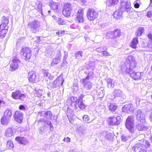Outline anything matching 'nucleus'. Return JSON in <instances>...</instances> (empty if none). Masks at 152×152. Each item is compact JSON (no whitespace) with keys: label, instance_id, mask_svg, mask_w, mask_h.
Masks as SVG:
<instances>
[{"label":"nucleus","instance_id":"nucleus-45","mask_svg":"<svg viewBox=\"0 0 152 152\" xmlns=\"http://www.w3.org/2000/svg\"><path fill=\"white\" fill-rule=\"evenodd\" d=\"M83 53L82 51H80L76 52L75 54L76 57H82L83 56Z\"/></svg>","mask_w":152,"mask_h":152},{"label":"nucleus","instance_id":"nucleus-54","mask_svg":"<svg viewBox=\"0 0 152 152\" xmlns=\"http://www.w3.org/2000/svg\"><path fill=\"white\" fill-rule=\"evenodd\" d=\"M49 124H49L50 130V131H52L53 129V125L52 124L51 122H50V123H49Z\"/></svg>","mask_w":152,"mask_h":152},{"label":"nucleus","instance_id":"nucleus-4","mask_svg":"<svg viewBox=\"0 0 152 152\" xmlns=\"http://www.w3.org/2000/svg\"><path fill=\"white\" fill-rule=\"evenodd\" d=\"M125 126L126 128L131 133H133L134 132V118L133 116H129L127 118Z\"/></svg>","mask_w":152,"mask_h":152},{"label":"nucleus","instance_id":"nucleus-10","mask_svg":"<svg viewBox=\"0 0 152 152\" xmlns=\"http://www.w3.org/2000/svg\"><path fill=\"white\" fill-rule=\"evenodd\" d=\"M26 95L22 94L20 91L18 90L14 92H13L12 94V97L14 99L18 100L19 99L21 101H24Z\"/></svg>","mask_w":152,"mask_h":152},{"label":"nucleus","instance_id":"nucleus-14","mask_svg":"<svg viewBox=\"0 0 152 152\" xmlns=\"http://www.w3.org/2000/svg\"><path fill=\"white\" fill-rule=\"evenodd\" d=\"M31 50L28 47L22 48L20 52V56L23 57H31Z\"/></svg>","mask_w":152,"mask_h":152},{"label":"nucleus","instance_id":"nucleus-40","mask_svg":"<svg viewBox=\"0 0 152 152\" xmlns=\"http://www.w3.org/2000/svg\"><path fill=\"white\" fill-rule=\"evenodd\" d=\"M61 61L60 58H54L53 59V61L51 64V65L56 64L60 62Z\"/></svg>","mask_w":152,"mask_h":152},{"label":"nucleus","instance_id":"nucleus-11","mask_svg":"<svg viewBox=\"0 0 152 152\" xmlns=\"http://www.w3.org/2000/svg\"><path fill=\"white\" fill-rule=\"evenodd\" d=\"M83 83L84 86V89L83 91V93L88 92V91L91 90L93 84L90 81H87L86 79H83L81 80Z\"/></svg>","mask_w":152,"mask_h":152},{"label":"nucleus","instance_id":"nucleus-18","mask_svg":"<svg viewBox=\"0 0 152 152\" xmlns=\"http://www.w3.org/2000/svg\"><path fill=\"white\" fill-rule=\"evenodd\" d=\"M83 12L81 10L79 9L77 11L75 20L79 23L83 22Z\"/></svg>","mask_w":152,"mask_h":152},{"label":"nucleus","instance_id":"nucleus-29","mask_svg":"<svg viewBox=\"0 0 152 152\" xmlns=\"http://www.w3.org/2000/svg\"><path fill=\"white\" fill-rule=\"evenodd\" d=\"M140 142V144H142V145L144 146L145 148H149L150 147V144L149 142L146 140L145 139L141 140Z\"/></svg>","mask_w":152,"mask_h":152},{"label":"nucleus","instance_id":"nucleus-30","mask_svg":"<svg viewBox=\"0 0 152 152\" xmlns=\"http://www.w3.org/2000/svg\"><path fill=\"white\" fill-rule=\"evenodd\" d=\"M144 31V28L140 27L138 28L137 31L135 33V34L136 36L140 37Z\"/></svg>","mask_w":152,"mask_h":152},{"label":"nucleus","instance_id":"nucleus-13","mask_svg":"<svg viewBox=\"0 0 152 152\" xmlns=\"http://www.w3.org/2000/svg\"><path fill=\"white\" fill-rule=\"evenodd\" d=\"M12 62V63L10 65V70L13 72L18 69L19 67L18 64L20 62V61L18 58H14Z\"/></svg>","mask_w":152,"mask_h":152},{"label":"nucleus","instance_id":"nucleus-50","mask_svg":"<svg viewBox=\"0 0 152 152\" xmlns=\"http://www.w3.org/2000/svg\"><path fill=\"white\" fill-rule=\"evenodd\" d=\"M147 16L148 18L151 17L152 16V12L151 11H148L147 13Z\"/></svg>","mask_w":152,"mask_h":152},{"label":"nucleus","instance_id":"nucleus-9","mask_svg":"<svg viewBox=\"0 0 152 152\" xmlns=\"http://www.w3.org/2000/svg\"><path fill=\"white\" fill-rule=\"evenodd\" d=\"M72 9V6L71 4L69 3H66L64 4V8L62 11L63 15L66 17L69 16Z\"/></svg>","mask_w":152,"mask_h":152},{"label":"nucleus","instance_id":"nucleus-25","mask_svg":"<svg viewBox=\"0 0 152 152\" xmlns=\"http://www.w3.org/2000/svg\"><path fill=\"white\" fill-rule=\"evenodd\" d=\"M108 107L109 110L111 112L115 111L118 107L114 103H110L108 104Z\"/></svg>","mask_w":152,"mask_h":152},{"label":"nucleus","instance_id":"nucleus-1","mask_svg":"<svg viewBox=\"0 0 152 152\" xmlns=\"http://www.w3.org/2000/svg\"><path fill=\"white\" fill-rule=\"evenodd\" d=\"M136 65V62L134 58H126L125 62H121L119 73L123 75L124 73H129L130 77L135 80L141 79L143 73L135 72L133 70Z\"/></svg>","mask_w":152,"mask_h":152},{"label":"nucleus","instance_id":"nucleus-55","mask_svg":"<svg viewBox=\"0 0 152 152\" xmlns=\"http://www.w3.org/2000/svg\"><path fill=\"white\" fill-rule=\"evenodd\" d=\"M48 77L50 80H52L53 79L54 76H51L50 74L48 73Z\"/></svg>","mask_w":152,"mask_h":152},{"label":"nucleus","instance_id":"nucleus-26","mask_svg":"<svg viewBox=\"0 0 152 152\" xmlns=\"http://www.w3.org/2000/svg\"><path fill=\"white\" fill-rule=\"evenodd\" d=\"M138 43V38L137 37L134 38L132 41L131 43L130 44V46L134 48H136L137 45Z\"/></svg>","mask_w":152,"mask_h":152},{"label":"nucleus","instance_id":"nucleus-57","mask_svg":"<svg viewBox=\"0 0 152 152\" xmlns=\"http://www.w3.org/2000/svg\"><path fill=\"white\" fill-rule=\"evenodd\" d=\"M136 103L137 104V102L139 103L140 102V99L138 97H136L135 99Z\"/></svg>","mask_w":152,"mask_h":152},{"label":"nucleus","instance_id":"nucleus-51","mask_svg":"<svg viewBox=\"0 0 152 152\" xmlns=\"http://www.w3.org/2000/svg\"><path fill=\"white\" fill-rule=\"evenodd\" d=\"M101 54L103 55V56H107L109 55L108 53L105 50H104V51L102 53H101Z\"/></svg>","mask_w":152,"mask_h":152},{"label":"nucleus","instance_id":"nucleus-16","mask_svg":"<svg viewBox=\"0 0 152 152\" xmlns=\"http://www.w3.org/2000/svg\"><path fill=\"white\" fill-rule=\"evenodd\" d=\"M29 81L32 83H36L38 81V79L36 75L35 72L31 71L28 73Z\"/></svg>","mask_w":152,"mask_h":152},{"label":"nucleus","instance_id":"nucleus-38","mask_svg":"<svg viewBox=\"0 0 152 152\" xmlns=\"http://www.w3.org/2000/svg\"><path fill=\"white\" fill-rule=\"evenodd\" d=\"M9 23L8 17L3 16L2 17L1 19V23L8 24Z\"/></svg>","mask_w":152,"mask_h":152},{"label":"nucleus","instance_id":"nucleus-43","mask_svg":"<svg viewBox=\"0 0 152 152\" xmlns=\"http://www.w3.org/2000/svg\"><path fill=\"white\" fill-rule=\"evenodd\" d=\"M128 138V137L124 134L122 135L121 136V141L124 142L126 141L127 140Z\"/></svg>","mask_w":152,"mask_h":152},{"label":"nucleus","instance_id":"nucleus-36","mask_svg":"<svg viewBox=\"0 0 152 152\" xmlns=\"http://www.w3.org/2000/svg\"><path fill=\"white\" fill-rule=\"evenodd\" d=\"M6 146L7 148L9 149H11L14 147L12 142L11 141H8L7 142Z\"/></svg>","mask_w":152,"mask_h":152},{"label":"nucleus","instance_id":"nucleus-34","mask_svg":"<svg viewBox=\"0 0 152 152\" xmlns=\"http://www.w3.org/2000/svg\"><path fill=\"white\" fill-rule=\"evenodd\" d=\"M119 0H109L108 1V5L109 6H114L117 4Z\"/></svg>","mask_w":152,"mask_h":152},{"label":"nucleus","instance_id":"nucleus-6","mask_svg":"<svg viewBox=\"0 0 152 152\" xmlns=\"http://www.w3.org/2000/svg\"><path fill=\"white\" fill-rule=\"evenodd\" d=\"M64 81L63 77L61 75H59L53 83H50V87L53 88L61 86Z\"/></svg>","mask_w":152,"mask_h":152},{"label":"nucleus","instance_id":"nucleus-12","mask_svg":"<svg viewBox=\"0 0 152 152\" xmlns=\"http://www.w3.org/2000/svg\"><path fill=\"white\" fill-rule=\"evenodd\" d=\"M132 150L135 152H147V151L144 146L142 145L140 142L136 143L132 147Z\"/></svg>","mask_w":152,"mask_h":152},{"label":"nucleus","instance_id":"nucleus-27","mask_svg":"<svg viewBox=\"0 0 152 152\" xmlns=\"http://www.w3.org/2000/svg\"><path fill=\"white\" fill-rule=\"evenodd\" d=\"M3 115L11 118L12 116V110L11 108H7L4 112Z\"/></svg>","mask_w":152,"mask_h":152},{"label":"nucleus","instance_id":"nucleus-63","mask_svg":"<svg viewBox=\"0 0 152 152\" xmlns=\"http://www.w3.org/2000/svg\"><path fill=\"white\" fill-rule=\"evenodd\" d=\"M36 93L39 94V95L40 96L41 94V91L40 90H38L37 91H36Z\"/></svg>","mask_w":152,"mask_h":152},{"label":"nucleus","instance_id":"nucleus-58","mask_svg":"<svg viewBox=\"0 0 152 152\" xmlns=\"http://www.w3.org/2000/svg\"><path fill=\"white\" fill-rule=\"evenodd\" d=\"M37 40H35V42L37 43H39L40 42V39L39 37H37Z\"/></svg>","mask_w":152,"mask_h":152},{"label":"nucleus","instance_id":"nucleus-37","mask_svg":"<svg viewBox=\"0 0 152 152\" xmlns=\"http://www.w3.org/2000/svg\"><path fill=\"white\" fill-rule=\"evenodd\" d=\"M94 77V73L93 71L90 72L88 73V76L84 79H86V80H89L90 79H92Z\"/></svg>","mask_w":152,"mask_h":152},{"label":"nucleus","instance_id":"nucleus-24","mask_svg":"<svg viewBox=\"0 0 152 152\" xmlns=\"http://www.w3.org/2000/svg\"><path fill=\"white\" fill-rule=\"evenodd\" d=\"M15 132H14L13 129L9 128L7 129L5 131V135L7 137H10L14 135Z\"/></svg>","mask_w":152,"mask_h":152},{"label":"nucleus","instance_id":"nucleus-61","mask_svg":"<svg viewBox=\"0 0 152 152\" xmlns=\"http://www.w3.org/2000/svg\"><path fill=\"white\" fill-rule=\"evenodd\" d=\"M64 33V31H61L60 32V35H59V36H62Z\"/></svg>","mask_w":152,"mask_h":152},{"label":"nucleus","instance_id":"nucleus-15","mask_svg":"<svg viewBox=\"0 0 152 152\" xmlns=\"http://www.w3.org/2000/svg\"><path fill=\"white\" fill-rule=\"evenodd\" d=\"M23 114L22 112L19 110H17L15 112L13 116L16 121L20 123L23 120Z\"/></svg>","mask_w":152,"mask_h":152},{"label":"nucleus","instance_id":"nucleus-21","mask_svg":"<svg viewBox=\"0 0 152 152\" xmlns=\"http://www.w3.org/2000/svg\"><path fill=\"white\" fill-rule=\"evenodd\" d=\"M135 113L136 115V119L137 120L140 121L142 119H144L145 115L140 110L135 111Z\"/></svg>","mask_w":152,"mask_h":152},{"label":"nucleus","instance_id":"nucleus-60","mask_svg":"<svg viewBox=\"0 0 152 152\" xmlns=\"http://www.w3.org/2000/svg\"><path fill=\"white\" fill-rule=\"evenodd\" d=\"M148 38L151 40V41H152V34H150L148 35Z\"/></svg>","mask_w":152,"mask_h":152},{"label":"nucleus","instance_id":"nucleus-39","mask_svg":"<svg viewBox=\"0 0 152 152\" xmlns=\"http://www.w3.org/2000/svg\"><path fill=\"white\" fill-rule=\"evenodd\" d=\"M71 100L72 102V103H74V105L76 106L77 104V101L78 99L76 97H72L71 98Z\"/></svg>","mask_w":152,"mask_h":152},{"label":"nucleus","instance_id":"nucleus-48","mask_svg":"<svg viewBox=\"0 0 152 152\" xmlns=\"http://www.w3.org/2000/svg\"><path fill=\"white\" fill-rule=\"evenodd\" d=\"M42 72L43 74L44 75V76H46L47 77L48 76V71L47 70H45V69H42Z\"/></svg>","mask_w":152,"mask_h":152},{"label":"nucleus","instance_id":"nucleus-41","mask_svg":"<svg viewBox=\"0 0 152 152\" xmlns=\"http://www.w3.org/2000/svg\"><path fill=\"white\" fill-rule=\"evenodd\" d=\"M106 49V48L105 47H101L96 48V51L100 53H102L104 50H105Z\"/></svg>","mask_w":152,"mask_h":152},{"label":"nucleus","instance_id":"nucleus-64","mask_svg":"<svg viewBox=\"0 0 152 152\" xmlns=\"http://www.w3.org/2000/svg\"><path fill=\"white\" fill-rule=\"evenodd\" d=\"M149 140L151 142H152V136L151 135L149 137Z\"/></svg>","mask_w":152,"mask_h":152},{"label":"nucleus","instance_id":"nucleus-33","mask_svg":"<svg viewBox=\"0 0 152 152\" xmlns=\"http://www.w3.org/2000/svg\"><path fill=\"white\" fill-rule=\"evenodd\" d=\"M136 128L138 130L140 131H145L148 129L146 127L140 124L137 125Z\"/></svg>","mask_w":152,"mask_h":152},{"label":"nucleus","instance_id":"nucleus-3","mask_svg":"<svg viewBox=\"0 0 152 152\" xmlns=\"http://www.w3.org/2000/svg\"><path fill=\"white\" fill-rule=\"evenodd\" d=\"M119 9L120 11L126 12L128 13L132 12L133 10L131 6L130 2L128 0H121Z\"/></svg>","mask_w":152,"mask_h":152},{"label":"nucleus","instance_id":"nucleus-17","mask_svg":"<svg viewBox=\"0 0 152 152\" xmlns=\"http://www.w3.org/2000/svg\"><path fill=\"white\" fill-rule=\"evenodd\" d=\"M134 110V107L132 104H128L125 105L122 108L123 112H126L128 113H132Z\"/></svg>","mask_w":152,"mask_h":152},{"label":"nucleus","instance_id":"nucleus-28","mask_svg":"<svg viewBox=\"0 0 152 152\" xmlns=\"http://www.w3.org/2000/svg\"><path fill=\"white\" fill-rule=\"evenodd\" d=\"M123 12L120 11L119 10L118 11H116L113 15L114 17L117 20L119 19L121 17Z\"/></svg>","mask_w":152,"mask_h":152},{"label":"nucleus","instance_id":"nucleus-59","mask_svg":"<svg viewBox=\"0 0 152 152\" xmlns=\"http://www.w3.org/2000/svg\"><path fill=\"white\" fill-rule=\"evenodd\" d=\"M42 114H45V115H43L44 117H46L48 115V112H45V111H43L42 112Z\"/></svg>","mask_w":152,"mask_h":152},{"label":"nucleus","instance_id":"nucleus-46","mask_svg":"<svg viewBox=\"0 0 152 152\" xmlns=\"http://www.w3.org/2000/svg\"><path fill=\"white\" fill-rule=\"evenodd\" d=\"M57 20H58V23L59 24L62 25H64L65 23V22L61 18H58Z\"/></svg>","mask_w":152,"mask_h":152},{"label":"nucleus","instance_id":"nucleus-19","mask_svg":"<svg viewBox=\"0 0 152 152\" xmlns=\"http://www.w3.org/2000/svg\"><path fill=\"white\" fill-rule=\"evenodd\" d=\"M113 94L115 99L118 97H123L124 96L123 92L120 89L114 90Z\"/></svg>","mask_w":152,"mask_h":152},{"label":"nucleus","instance_id":"nucleus-23","mask_svg":"<svg viewBox=\"0 0 152 152\" xmlns=\"http://www.w3.org/2000/svg\"><path fill=\"white\" fill-rule=\"evenodd\" d=\"M15 139L18 143L21 144L26 145L27 142V140L23 137L18 136L15 138Z\"/></svg>","mask_w":152,"mask_h":152},{"label":"nucleus","instance_id":"nucleus-22","mask_svg":"<svg viewBox=\"0 0 152 152\" xmlns=\"http://www.w3.org/2000/svg\"><path fill=\"white\" fill-rule=\"evenodd\" d=\"M11 118L3 115L1 119V122L2 124L7 126L10 123Z\"/></svg>","mask_w":152,"mask_h":152},{"label":"nucleus","instance_id":"nucleus-31","mask_svg":"<svg viewBox=\"0 0 152 152\" xmlns=\"http://www.w3.org/2000/svg\"><path fill=\"white\" fill-rule=\"evenodd\" d=\"M105 80H106L107 83V86L108 88H113L114 87V85L113 83V81L112 79L111 78H106Z\"/></svg>","mask_w":152,"mask_h":152},{"label":"nucleus","instance_id":"nucleus-8","mask_svg":"<svg viewBox=\"0 0 152 152\" xmlns=\"http://www.w3.org/2000/svg\"><path fill=\"white\" fill-rule=\"evenodd\" d=\"M28 26L30 28L31 31L34 33L36 32L40 26L39 22L36 20L29 22Z\"/></svg>","mask_w":152,"mask_h":152},{"label":"nucleus","instance_id":"nucleus-53","mask_svg":"<svg viewBox=\"0 0 152 152\" xmlns=\"http://www.w3.org/2000/svg\"><path fill=\"white\" fill-rule=\"evenodd\" d=\"M63 141L64 142H69L70 141V138H69V137H67L66 138H64L63 139Z\"/></svg>","mask_w":152,"mask_h":152},{"label":"nucleus","instance_id":"nucleus-20","mask_svg":"<svg viewBox=\"0 0 152 152\" xmlns=\"http://www.w3.org/2000/svg\"><path fill=\"white\" fill-rule=\"evenodd\" d=\"M84 95L83 94H81L79 96V99L77 101V106L81 110L85 109L86 106L84 104L83 102L82 99L84 97Z\"/></svg>","mask_w":152,"mask_h":152},{"label":"nucleus","instance_id":"nucleus-47","mask_svg":"<svg viewBox=\"0 0 152 152\" xmlns=\"http://www.w3.org/2000/svg\"><path fill=\"white\" fill-rule=\"evenodd\" d=\"M83 120L84 121H87L89 120V116L87 115H84L83 117Z\"/></svg>","mask_w":152,"mask_h":152},{"label":"nucleus","instance_id":"nucleus-62","mask_svg":"<svg viewBox=\"0 0 152 152\" xmlns=\"http://www.w3.org/2000/svg\"><path fill=\"white\" fill-rule=\"evenodd\" d=\"M150 120L152 121V112L151 113L149 116Z\"/></svg>","mask_w":152,"mask_h":152},{"label":"nucleus","instance_id":"nucleus-7","mask_svg":"<svg viewBox=\"0 0 152 152\" xmlns=\"http://www.w3.org/2000/svg\"><path fill=\"white\" fill-rule=\"evenodd\" d=\"M108 120L109 124L110 125H118L121 123V117L118 115H113L108 118Z\"/></svg>","mask_w":152,"mask_h":152},{"label":"nucleus","instance_id":"nucleus-35","mask_svg":"<svg viewBox=\"0 0 152 152\" xmlns=\"http://www.w3.org/2000/svg\"><path fill=\"white\" fill-rule=\"evenodd\" d=\"M7 30L0 29V39L4 38L7 32Z\"/></svg>","mask_w":152,"mask_h":152},{"label":"nucleus","instance_id":"nucleus-5","mask_svg":"<svg viewBox=\"0 0 152 152\" xmlns=\"http://www.w3.org/2000/svg\"><path fill=\"white\" fill-rule=\"evenodd\" d=\"M98 15V12L92 8L88 9L87 11V18L90 21L97 18Z\"/></svg>","mask_w":152,"mask_h":152},{"label":"nucleus","instance_id":"nucleus-2","mask_svg":"<svg viewBox=\"0 0 152 152\" xmlns=\"http://www.w3.org/2000/svg\"><path fill=\"white\" fill-rule=\"evenodd\" d=\"M106 34L107 37L113 39L112 42L115 45L118 43V37L121 35V32L120 29H116L113 31H108Z\"/></svg>","mask_w":152,"mask_h":152},{"label":"nucleus","instance_id":"nucleus-42","mask_svg":"<svg viewBox=\"0 0 152 152\" xmlns=\"http://www.w3.org/2000/svg\"><path fill=\"white\" fill-rule=\"evenodd\" d=\"M8 28V26H7V24L1 23L0 25V29L7 30Z\"/></svg>","mask_w":152,"mask_h":152},{"label":"nucleus","instance_id":"nucleus-32","mask_svg":"<svg viewBox=\"0 0 152 152\" xmlns=\"http://www.w3.org/2000/svg\"><path fill=\"white\" fill-rule=\"evenodd\" d=\"M49 5L50 7L53 10H56L58 8L57 4L56 3L53 1H50L49 2Z\"/></svg>","mask_w":152,"mask_h":152},{"label":"nucleus","instance_id":"nucleus-52","mask_svg":"<svg viewBox=\"0 0 152 152\" xmlns=\"http://www.w3.org/2000/svg\"><path fill=\"white\" fill-rule=\"evenodd\" d=\"M52 114V113L50 111H48V115H49V116H48V117H49V118L50 120L52 119V116H53V115Z\"/></svg>","mask_w":152,"mask_h":152},{"label":"nucleus","instance_id":"nucleus-56","mask_svg":"<svg viewBox=\"0 0 152 152\" xmlns=\"http://www.w3.org/2000/svg\"><path fill=\"white\" fill-rule=\"evenodd\" d=\"M134 7L136 8H138L140 7V4L138 3H136L134 4Z\"/></svg>","mask_w":152,"mask_h":152},{"label":"nucleus","instance_id":"nucleus-49","mask_svg":"<svg viewBox=\"0 0 152 152\" xmlns=\"http://www.w3.org/2000/svg\"><path fill=\"white\" fill-rule=\"evenodd\" d=\"M147 48L151 49H152V41L150 42L147 45Z\"/></svg>","mask_w":152,"mask_h":152},{"label":"nucleus","instance_id":"nucleus-44","mask_svg":"<svg viewBox=\"0 0 152 152\" xmlns=\"http://www.w3.org/2000/svg\"><path fill=\"white\" fill-rule=\"evenodd\" d=\"M18 109L23 111L26 112V109L25 106L23 104L20 105Z\"/></svg>","mask_w":152,"mask_h":152}]
</instances>
